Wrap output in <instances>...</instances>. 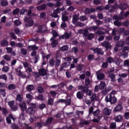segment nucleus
<instances>
[{"mask_svg": "<svg viewBox=\"0 0 129 129\" xmlns=\"http://www.w3.org/2000/svg\"><path fill=\"white\" fill-rule=\"evenodd\" d=\"M104 10L107 11L109 10L110 13H113L115 11L116 9H118L117 4H115L114 5H111V4H108L104 7Z\"/></svg>", "mask_w": 129, "mask_h": 129, "instance_id": "nucleus-1", "label": "nucleus"}, {"mask_svg": "<svg viewBox=\"0 0 129 129\" xmlns=\"http://www.w3.org/2000/svg\"><path fill=\"white\" fill-rule=\"evenodd\" d=\"M105 100L106 102H110L111 104H115L116 103V101H117V99L115 96L112 97L111 95H110L108 98V96L105 97Z\"/></svg>", "mask_w": 129, "mask_h": 129, "instance_id": "nucleus-2", "label": "nucleus"}, {"mask_svg": "<svg viewBox=\"0 0 129 129\" xmlns=\"http://www.w3.org/2000/svg\"><path fill=\"white\" fill-rule=\"evenodd\" d=\"M24 21L26 23V26L27 27H33L34 26V20L31 18L25 17Z\"/></svg>", "mask_w": 129, "mask_h": 129, "instance_id": "nucleus-3", "label": "nucleus"}, {"mask_svg": "<svg viewBox=\"0 0 129 129\" xmlns=\"http://www.w3.org/2000/svg\"><path fill=\"white\" fill-rule=\"evenodd\" d=\"M124 19V12L121 11L119 16L114 15L113 16V20H118V21H121Z\"/></svg>", "mask_w": 129, "mask_h": 129, "instance_id": "nucleus-4", "label": "nucleus"}, {"mask_svg": "<svg viewBox=\"0 0 129 129\" xmlns=\"http://www.w3.org/2000/svg\"><path fill=\"white\" fill-rule=\"evenodd\" d=\"M123 108L122 107V103L121 102H119L118 104L114 108V112H118V111H121Z\"/></svg>", "mask_w": 129, "mask_h": 129, "instance_id": "nucleus-5", "label": "nucleus"}, {"mask_svg": "<svg viewBox=\"0 0 129 129\" xmlns=\"http://www.w3.org/2000/svg\"><path fill=\"white\" fill-rule=\"evenodd\" d=\"M118 9H119V10H121V11H125L127 9H128V5L127 3H121L119 5H117Z\"/></svg>", "mask_w": 129, "mask_h": 129, "instance_id": "nucleus-6", "label": "nucleus"}, {"mask_svg": "<svg viewBox=\"0 0 129 129\" xmlns=\"http://www.w3.org/2000/svg\"><path fill=\"white\" fill-rule=\"evenodd\" d=\"M68 12L64 11L61 13V20L62 22H68L69 20V17L67 16Z\"/></svg>", "mask_w": 129, "mask_h": 129, "instance_id": "nucleus-7", "label": "nucleus"}, {"mask_svg": "<svg viewBox=\"0 0 129 129\" xmlns=\"http://www.w3.org/2000/svg\"><path fill=\"white\" fill-rule=\"evenodd\" d=\"M97 78L98 80H103L105 78V75L104 73L100 72V71H98L96 72Z\"/></svg>", "mask_w": 129, "mask_h": 129, "instance_id": "nucleus-8", "label": "nucleus"}, {"mask_svg": "<svg viewBox=\"0 0 129 129\" xmlns=\"http://www.w3.org/2000/svg\"><path fill=\"white\" fill-rule=\"evenodd\" d=\"M92 50L94 54H97L98 55H103V51H102L101 48L96 47L95 48H93Z\"/></svg>", "mask_w": 129, "mask_h": 129, "instance_id": "nucleus-9", "label": "nucleus"}, {"mask_svg": "<svg viewBox=\"0 0 129 129\" xmlns=\"http://www.w3.org/2000/svg\"><path fill=\"white\" fill-rule=\"evenodd\" d=\"M96 12V10L94 8H86L84 13L85 15H90L92 13Z\"/></svg>", "mask_w": 129, "mask_h": 129, "instance_id": "nucleus-10", "label": "nucleus"}, {"mask_svg": "<svg viewBox=\"0 0 129 129\" xmlns=\"http://www.w3.org/2000/svg\"><path fill=\"white\" fill-rule=\"evenodd\" d=\"M102 46L104 47L106 50H108L111 48V44L108 42V41H105L102 43Z\"/></svg>", "mask_w": 129, "mask_h": 129, "instance_id": "nucleus-11", "label": "nucleus"}, {"mask_svg": "<svg viewBox=\"0 0 129 129\" xmlns=\"http://www.w3.org/2000/svg\"><path fill=\"white\" fill-rule=\"evenodd\" d=\"M69 66H70V62H64L62 63L60 65L59 71H63V69H64V68H67V67H69Z\"/></svg>", "mask_w": 129, "mask_h": 129, "instance_id": "nucleus-12", "label": "nucleus"}, {"mask_svg": "<svg viewBox=\"0 0 129 129\" xmlns=\"http://www.w3.org/2000/svg\"><path fill=\"white\" fill-rule=\"evenodd\" d=\"M27 49L28 51H37L39 49V47L37 46L36 44H34L28 46Z\"/></svg>", "mask_w": 129, "mask_h": 129, "instance_id": "nucleus-13", "label": "nucleus"}, {"mask_svg": "<svg viewBox=\"0 0 129 129\" xmlns=\"http://www.w3.org/2000/svg\"><path fill=\"white\" fill-rule=\"evenodd\" d=\"M19 107L21 108L22 112L27 109V105L25 102H21L19 104Z\"/></svg>", "mask_w": 129, "mask_h": 129, "instance_id": "nucleus-14", "label": "nucleus"}, {"mask_svg": "<svg viewBox=\"0 0 129 129\" xmlns=\"http://www.w3.org/2000/svg\"><path fill=\"white\" fill-rule=\"evenodd\" d=\"M70 38V34L68 33V32H66L62 35L59 36V39H61V40H68Z\"/></svg>", "mask_w": 129, "mask_h": 129, "instance_id": "nucleus-15", "label": "nucleus"}, {"mask_svg": "<svg viewBox=\"0 0 129 129\" xmlns=\"http://www.w3.org/2000/svg\"><path fill=\"white\" fill-rule=\"evenodd\" d=\"M100 28H99V27L97 26H92L91 27H89L88 28L89 31L90 32H96V30H100Z\"/></svg>", "mask_w": 129, "mask_h": 129, "instance_id": "nucleus-16", "label": "nucleus"}, {"mask_svg": "<svg viewBox=\"0 0 129 129\" xmlns=\"http://www.w3.org/2000/svg\"><path fill=\"white\" fill-rule=\"evenodd\" d=\"M108 77L111 79V82L114 83L116 81V80L115 79V75L113 73L109 74Z\"/></svg>", "mask_w": 129, "mask_h": 129, "instance_id": "nucleus-17", "label": "nucleus"}, {"mask_svg": "<svg viewBox=\"0 0 129 129\" xmlns=\"http://www.w3.org/2000/svg\"><path fill=\"white\" fill-rule=\"evenodd\" d=\"M123 119V117L121 115H118L115 118V120L116 122H121Z\"/></svg>", "mask_w": 129, "mask_h": 129, "instance_id": "nucleus-18", "label": "nucleus"}, {"mask_svg": "<svg viewBox=\"0 0 129 129\" xmlns=\"http://www.w3.org/2000/svg\"><path fill=\"white\" fill-rule=\"evenodd\" d=\"M79 17H78V15L75 14L73 16V19H72V23L74 25V24H75V23H77V22H78L79 21Z\"/></svg>", "mask_w": 129, "mask_h": 129, "instance_id": "nucleus-19", "label": "nucleus"}, {"mask_svg": "<svg viewBox=\"0 0 129 129\" xmlns=\"http://www.w3.org/2000/svg\"><path fill=\"white\" fill-rule=\"evenodd\" d=\"M52 121H53V118L51 117H48L46 120V122H44V125L45 126H47V125H48V124H51V123H52Z\"/></svg>", "mask_w": 129, "mask_h": 129, "instance_id": "nucleus-20", "label": "nucleus"}, {"mask_svg": "<svg viewBox=\"0 0 129 129\" xmlns=\"http://www.w3.org/2000/svg\"><path fill=\"white\" fill-rule=\"evenodd\" d=\"M39 74L41 76H45L47 74V71L45 69H40L39 70Z\"/></svg>", "mask_w": 129, "mask_h": 129, "instance_id": "nucleus-21", "label": "nucleus"}, {"mask_svg": "<svg viewBox=\"0 0 129 129\" xmlns=\"http://www.w3.org/2000/svg\"><path fill=\"white\" fill-rule=\"evenodd\" d=\"M46 4H43L37 7V11H45L46 10Z\"/></svg>", "mask_w": 129, "mask_h": 129, "instance_id": "nucleus-22", "label": "nucleus"}, {"mask_svg": "<svg viewBox=\"0 0 129 129\" xmlns=\"http://www.w3.org/2000/svg\"><path fill=\"white\" fill-rule=\"evenodd\" d=\"M84 97V94L81 91H79L77 93V98L78 99H82Z\"/></svg>", "mask_w": 129, "mask_h": 129, "instance_id": "nucleus-23", "label": "nucleus"}, {"mask_svg": "<svg viewBox=\"0 0 129 129\" xmlns=\"http://www.w3.org/2000/svg\"><path fill=\"white\" fill-rule=\"evenodd\" d=\"M0 45L1 47H7L9 45V41L6 40H3L0 42Z\"/></svg>", "mask_w": 129, "mask_h": 129, "instance_id": "nucleus-24", "label": "nucleus"}, {"mask_svg": "<svg viewBox=\"0 0 129 129\" xmlns=\"http://www.w3.org/2000/svg\"><path fill=\"white\" fill-rule=\"evenodd\" d=\"M36 100H40V101H44L45 100V98L43 94H39L38 96L35 97Z\"/></svg>", "mask_w": 129, "mask_h": 129, "instance_id": "nucleus-25", "label": "nucleus"}, {"mask_svg": "<svg viewBox=\"0 0 129 129\" xmlns=\"http://www.w3.org/2000/svg\"><path fill=\"white\" fill-rule=\"evenodd\" d=\"M75 26L76 27H79L80 28H82V27H84L85 26V24L80 22V21H77L75 24H74Z\"/></svg>", "mask_w": 129, "mask_h": 129, "instance_id": "nucleus-26", "label": "nucleus"}, {"mask_svg": "<svg viewBox=\"0 0 129 129\" xmlns=\"http://www.w3.org/2000/svg\"><path fill=\"white\" fill-rule=\"evenodd\" d=\"M43 127V123L42 122H37L35 123V128L41 129Z\"/></svg>", "mask_w": 129, "mask_h": 129, "instance_id": "nucleus-27", "label": "nucleus"}, {"mask_svg": "<svg viewBox=\"0 0 129 129\" xmlns=\"http://www.w3.org/2000/svg\"><path fill=\"white\" fill-rule=\"evenodd\" d=\"M103 113L105 115H110V113H111V110L109 108H105L104 109Z\"/></svg>", "mask_w": 129, "mask_h": 129, "instance_id": "nucleus-28", "label": "nucleus"}, {"mask_svg": "<svg viewBox=\"0 0 129 129\" xmlns=\"http://www.w3.org/2000/svg\"><path fill=\"white\" fill-rule=\"evenodd\" d=\"M35 88V86L34 85H29L26 86V90L27 91H33Z\"/></svg>", "mask_w": 129, "mask_h": 129, "instance_id": "nucleus-29", "label": "nucleus"}, {"mask_svg": "<svg viewBox=\"0 0 129 129\" xmlns=\"http://www.w3.org/2000/svg\"><path fill=\"white\" fill-rule=\"evenodd\" d=\"M27 113L28 114H30V115H32L34 113L35 110H34V109L32 108L28 107V109L26 111Z\"/></svg>", "mask_w": 129, "mask_h": 129, "instance_id": "nucleus-30", "label": "nucleus"}, {"mask_svg": "<svg viewBox=\"0 0 129 129\" xmlns=\"http://www.w3.org/2000/svg\"><path fill=\"white\" fill-rule=\"evenodd\" d=\"M87 37L88 40H89V41H91V40L94 39V38L95 37V34L93 33H89Z\"/></svg>", "mask_w": 129, "mask_h": 129, "instance_id": "nucleus-31", "label": "nucleus"}, {"mask_svg": "<svg viewBox=\"0 0 129 129\" xmlns=\"http://www.w3.org/2000/svg\"><path fill=\"white\" fill-rule=\"evenodd\" d=\"M2 7H8L9 6V2L7 0H2L1 2Z\"/></svg>", "mask_w": 129, "mask_h": 129, "instance_id": "nucleus-32", "label": "nucleus"}, {"mask_svg": "<svg viewBox=\"0 0 129 129\" xmlns=\"http://www.w3.org/2000/svg\"><path fill=\"white\" fill-rule=\"evenodd\" d=\"M99 88L100 90H102L105 88V83L104 82H101L99 85Z\"/></svg>", "mask_w": 129, "mask_h": 129, "instance_id": "nucleus-33", "label": "nucleus"}, {"mask_svg": "<svg viewBox=\"0 0 129 129\" xmlns=\"http://www.w3.org/2000/svg\"><path fill=\"white\" fill-rule=\"evenodd\" d=\"M72 52L74 53V54H76L79 52V49H78L77 46H75L72 48Z\"/></svg>", "mask_w": 129, "mask_h": 129, "instance_id": "nucleus-34", "label": "nucleus"}, {"mask_svg": "<svg viewBox=\"0 0 129 129\" xmlns=\"http://www.w3.org/2000/svg\"><path fill=\"white\" fill-rule=\"evenodd\" d=\"M58 45V41L56 40H52L51 42V47L52 48H56Z\"/></svg>", "mask_w": 129, "mask_h": 129, "instance_id": "nucleus-35", "label": "nucleus"}, {"mask_svg": "<svg viewBox=\"0 0 129 129\" xmlns=\"http://www.w3.org/2000/svg\"><path fill=\"white\" fill-rule=\"evenodd\" d=\"M106 62L109 63V64H111L114 62V59H113L111 56H109L107 58Z\"/></svg>", "mask_w": 129, "mask_h": 129, "instance_id": "nucleus-36", "label": "nucleus"}, {"mask_svg": "<svg viewBox=\"0 0 129 129\" xmlns=\"http://www.w3.org/2000/svg\"><path fill=\"white\" fill-rule=\"evenodd\" d=\"M123 45H124V42H123V41H118L116 43V46L117 47H118V48L123 47Z\"/></svg>", "mask_w": 129, "mask_h": 129, "instance_id": "nucleus-37", "label": "nucleus"}, {"mask_svg": "<svg viewBox=\"0 0 129 129\" xmlns=\"http://www.w3.org/2000/svg\"><path fill=\"white\" fill-rule=\"evenodd\" d=\"M71 98L65 99L64 104H66V106H68L69 105H71Z\"/></svg>", "mask_w": 129, "mask_h": 129, "instance_id": "nucleus-38", "label": "nucleus"}, {"mask_svg": "<svg viewBox=\"0 0 129 129\" xmlns=\"http://www.w3.org/2000/svg\"><path fill=\"white\" fill-rule=\"evenodd\" d=\"M2 71L5 73H7V72H9V71H10V67L8 66H4L3 68H2Z\"/></svg>", "mask_w": 129, "mask_h": 129, "instance_id": "nucleus-39", "label": "nucleus"}, {"mask_svg": "<svg viewBox=\"0 0 129 129\" xmlns=\"http://www.w3.org/2000/svg\"><path fill=\"white\" fill-rule=\"evenodd\" d=\"M8 89L9 90H14V89H16V85L10 84L8 85Z\"/></svg>", "mask_w": 129, "mask_h": 129, "instance_id": "nucleus-40", "label": "nucleus"}, {"mask_svg": "<svg viewBox=\"0 0 129 129\" xmlns=\"http://www.w3.org/2000/svg\"><path fill=\"white\" fill-rule=\"evenodd\" d=\"M69 49V47H68V45H64L60 47L59 50L60 51H62V52H64L65 51L68 50Z\"/></svg>", "mask_w": 129, "mask_h": 129, "instance_id": "nucleus-41", "label": "nucleus"}, {"mask_svg": "<svg viewBox=\"0 0 129 129\" xmlns=\"http://www.w3.org/2000/svg\"><path fill=\"white\" fill-rule=\"evenodd\" d=\"M79 19L81 22H85V21H87V20H88V18L86 17V16L84 15L80 16Z\"/></svg>", "mask_w": 129, "mask_h": 129, "instance_id": "nucleus-42", "label": "nucleus"}, {"mask_svg": "<svg viewBox=\"0 0 129 129\" xmlns=\"http://www.w3.org/2000/svg\"><path fill=\"white\" fill-rule=\"evenodd\" d=\"M55 61L54 60V58H52L51 59H50L49 61V63L50 66H51V67H54V66H55Z\"/></svg>", "mask_w": 129, "mask_h": 129, "instance_id": "nucleus-43", "label": "nucleus"}, {"mask_svg": "<svg viewBox=\"0 0 129 129\" xmlns=\"http://www.w3.org/2000/svg\"><path fill=\"white\" fill-rule=\"evenodd\" d=\"M56 2L54 3V6L56 7V8H60L63 4V2H60L59 1H55Z\"/></svg>", "mask_w": 129, "mask_h": 129, "instance_id": "nucleus-44", "label": "nucleus"}, {"mask_svg": "<svg viewBox=\"0 0 129 129\" xmlns=\"http://www.w3.org/2000/svg\"><path fill=\"white\" fill-rule=\"evenodd\" d=\"M33 59L34 60H35L34 64H37V63H38V60H40V54H37V55L34 56Z\"/></svg>", "mask_w": 129, "mask_h": 129, "instance_id": "nucleus-45", "label": "nucleus"}, {"mask_svg": "<svg viewBox=\"0 0 129 129\" xmlns=\"http://www.w3.org/2000/svg\"><path fill=\"white\" fill-rule=\"evenodd\" d=\"M1 110L2 111V114H3V115H7V114L9 113V112L8 111V109H7V108L5 107L2 108Z\"/></svg>", "mask_w": 129, "mask_h": 129, "instance_id": "nucleus-46", "label": "nucleus"}, {"mask_svg": "<svg viewBox=\"0 0 129 129\" xmlns=\"http://www.w3.org/2000/svg\"><path fill=\"white\" fill-rule=\"evenodd\" d=\"M20 13V9L19 8H16L13 11V14L14 16H18Z\"/></svg>", "mask_w": 129, "mask_h": 129, "instance_id": "nucleus-47", "label": "nucleus"}, {"mask_svg": "<svg viewBox=\"0 0 129 129\" xmlns=\"http://www.w3.org/2000/svg\"><path fill=\"white\" fill-rule=\"evenodd\" d=\"M23 98H22V95L21 94H18L16 98V101H19V102H22Z\"/></svg>", "mask_w": 129, "mask_h": 129, "instance_id": "nucleus-48", "label": "nucleus"}, {"mask_svg": "<svg viewBox=\"0 0 129 129\" xmlns=\"http://www.w3.org/2000/svg\"><path fill=\"white\" fill-rule=\"evenodd\" d=\"M9 35L11 38H13L14 40H17L18 38L17 37V36H16V34L13 32H10Z\"/></svg>", "mask_w": 129, "mask_h": 129, "instance_id": "nucleus-49", "label": "nucleus"}, {"mask_svg": "<svg viewBox=\"0 0 129 129\" xmlns=\"http://www.w3.org/2000/svg\"><path fill=\"white\" fill-rule=\"evenodd\" d=\"M19 76L21 77V78H30V76H26V74L24 72H22L20 75Z\"/></svg>", "mask_w": 129, "mask_h": 129, "instance_id": "nucleus-50", "label": "nucleus"}, {"mask_svg": "<svg viewBox=\"0 0 129 129\" xmlns=\"http://www.w3.org/2000/svg\"><path fill=\"white\" fill-rule=\"evenodd\" d=\"M114 25L115 26H116L117 27H120L121 26V23L118 21V20H116L113 23Z\"/></svg>", "mask_w": 129, "mask_h": 129, "instance_id": "nucleus-51", "label": "nucleus"}, {"mask_svg": "<svg viewBox=\"0 0 129 129\" xmlns=\"http://www.w3.org/2000/svg\"><path fill=\"white\" fill-rule=\"evenodd\" d=\"M28 53L27 50L25 48H22L21 49V53L22 55H24V56H26L27 55V53Z\"/></svg>", "mask_w": 129, "mask_h": 129, "instance_id": "nucleus-52", "label": "nucleus"}, {"mask_svg": "<svg viewBox=\"0 0 129 129\" xmlns=\"http://www.w3.org/2000/svg\"><path fill=\"white\" fill-rule=\"evenodd\" d=\"M14 23L15 26H16L17 27H18V26H20V25H22V22H21V21H20L19 20H16Z\"/></svg>", "mask_w": 129, "mask_h": 129, "instance_id": "nucleus-53", "label": "nucleus"}, {"mask_svg": "<svg viewBox=\"0 0 129 129\" xmlns=\"http://www.w3.org/2000/svg\"><path fill=\"white\" fill-rule=\"evenodd\" d=\"M95 34L99 36L100 35H104V34H105V32H104V31L102 30H98L95 32Z\"/></svg>", "mask_w": 129, "mask_h": 129, "instance_id": "nucleus-54", "label": "nucleus"}, {"mask_svg": "<svg viewBox=\"0 0 129 129\" xmlns=\"http://www.w3.org/2000/svg\"><path fill=\"white\" fill-rule=\"evenodd\" d=\"M37 91L39 93H43L44 92V88L42 86H38L37 87Z\"/></svg>", "mask_w": 129, "mask_h": 129, "instance_id": "nucleus-55", "label": "nucleus"}, {"mask_svg": "<svg viewBox=\"0 0 129 129\" xmlns=\"http://www.w3.org/2000/svg\"><path fill=\"white\" fill-rule=\"evenodd\" d=\"M10 108H11V110H12V111H17V110H18L19 108V107H18V106L17 105H14Z\"/></svg>", "mask_w": 129, "mask_h": 129, "instance_id": "nucleus-56", "label": "nucleus"}, {"mask_svg": "<svg viewBox=\"0 0 129 129\" xmlns=\"http://www.w3.org/2000/svg\"><path fill=\"white\" fill-rule=\"evenodd\" d=\"M51 33H52V34L53 35V37H54V38H57V37H58V33H57V31H56V30H52Z\"/></svg>", "mask_w": 129, "mask_h": 129, "instance_id": "nucleus-57", "label": "nucleus"}, {"mask_svg": "<svg viewBox=\"0 0 129 129\" xmlns=\"http://www.w3.org/2000/svg\"><path fill=\"white\" fill-rule=\"evenodd\" d=\"M55 64L56 67H58V66H60V64H61V60L57 58L55 61Z\"/></svg>", "mask_w": 129, "mask_h": 129, "instance_id": "nucleus-58", "label": "nucleus"}, {"mask_svg": "<svg viewBox=\"0 0 129 129\" xmlns=\"http://www.w3.org/2000/svg\"><path fill=\"white\" fill-rule=\"evenodd\" d=\"M0 79H3V80H5L7 81L8 80V77H7V75L4 74L0 76Z\"/></svg>", "mask_w": 129, "mask_h": 129, "instance_id": "nucleus-59", "label": "nucleus"}, {"mask_svg": "<svg viewBox=\"0 0 129 129\" xmlns=\"http://www.w3.org/2000/svg\"><path fill=\"white\" fill-rule=\"evenodd\" d=\"M48 105H53L54 104V100L52 98H50L47 101Z\"/></svg>", "mask_w": 129, "mask_h": 129, "instance_id": "nucleus-60", "label": "nucleus"}, {"mask_svg": "<svg viewBox=\"0 0 129 129\" xmlns=\"http://www.w3.org/2000/svg\"><path fill=\"white\" fill-rule=\"evenodd\" d=\"M77 70H78V71H82V70H83V65H78L77 67Z\"/></svg>", "mask_w": 129, "mask_h": 129, "instance_id": "nucleus-61", "label": "nucleus"}, {"mask_svg": "<svg viewBox=\"0 0 129 129\" xmlns=\"http://www.w3.org/2000/svg\"><path fill=\"white\" fill-rule=\"evenodd\" d=\"M46 107V104L44 103H42L41 104H39V109H41V110H43L44 108H45Z\"/></svg>", "mask_w": 129, "mask_h": 129, "instance_id": "nucleus-62", "label": "nucleus"}, {"mask_svg": "<svg viewBox=\"0 0 129 129\" xmlns=\"http://www.w3.org/2000/svg\"><path fill=\"white\" fill-rule=\"evenodd\" d=\"M3 58H4L5 60H6V61H11V57L8 54L4 55Z\"/></svg>", "mask_w": 129, "mask_h": 129, "instance_id": "nucleus-63", "label": "nucleus"}, {"mask_svg": "<svg viewBox=\"0 0 129 129\" xmlns=\"http://www.w3.org/2000/svg\"><path fill=\"white\" fill-rule=\"evenodd\" d=\"M125 119H129V112H125L124 114Z\"/></svg>", "mask_w": 129, "mask_h": 129, "instance_id": "nucleus-64", "label": "nucleus"}]
</instances>
